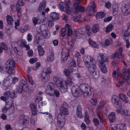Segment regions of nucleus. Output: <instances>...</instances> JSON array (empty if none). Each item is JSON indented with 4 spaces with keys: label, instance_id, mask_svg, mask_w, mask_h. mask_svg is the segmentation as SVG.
Instances as JSON below:
<instances>
[{
    "label": "nucleus",
    "instance_id": "nucleus-1",
    "mask_svg": "<svg viewBox=\"0 0 130 130\" xmlns=\"http://www.w3.org/2000/svg\"><path fill=\"white\" fill-rule=\"evenodd\" d=\"M68 104L66 102H64L63 105L60 108V112L58 114V119L60 120L57 121V125L60 127H62L65 121V115H67L69 114L68 109Z\"/></svg>",
    "mask_w": 130,
    "mask_h": 130
},
{
    "label": "nucleus",
    "instance_id": "nucleus-2",
    "mask_svg": "<svg viewBox=\"0 0 130 130\" xmlns=\"http://www.w3.org/2000/svg\"><path fill=\"white\" fill-rule=\"evenodd\" d=\"M68 44L70 47L68 48L67 49H64V51L60 54L61 58V61L62 63H64L70 55L69 48H72L73 47L74 43L72 41H69Z\"/></svg>",
    "mask_w": 130,
    "mask_h": 130
},
{
    "label": "nucleus",
    "instance_id": "nucleus-3",
    "mask_svg": "<svg viewBox=\"0 0 130 130\" xmlns=\"http://www.w3.org/2000/svg\"><path fill=\"white\" fill-rule=\"evenodd\" d=\"M79 89L81 92L83 93L84 97H89L92 94L90 87L86 84L81 85Z\"/></svg>",
    "mask_w": 130,
    "mask_h": 130
},
{
    "label": "nucleus",
    "instance_id": "nucleus-4",
    "mask_svg": "<svg viewBox=\"0 0 130 130\" xmlns=\"http://www.w3.org/2000/svg\"><path fill=\"white\" fill-rule=\"evenodd\" d=\"M15 66V63L13 60L7 61L5 65L6 71L9 74L13 73V71L14 70Z\"/></svg>",
    "mask_w": 130,
    "mask_h": 130
},
{
    "label": "nucleus",
    "instance_id": "nucleus-5",
    "mask_svg": "<svg viewBox=\"0 0 130 130\" xmlns=\"http://www.w3.org/2000/svg\"><path fill=\"white\" fill-rule=\"evenodd\" d=\"M122 48H119L115 53H113L111 56V58L113 60L112 62V64L113 66H115L118 64L119 62L115 60V57L118 58H121L123 57L122 52Z\"/></svg>",
    "mask_w": 130,
    "mask_h": 130
},
{
    "label": "nucleus",
    "instance_id": "nucleus-6",
    "mask_svg": "<svg viewBox=\"0 0 130 130\" xmlns=\"http://www.w3.org/2000/svg\"><path fill=\"white\" fill-rule=\"evenodd\" d=\"M57 84L59 85L60 89L61 92L64 93L67 91V86L63 79L60 78H57Z\"/></svg>",
    "mask_w": 130,
    "mask_h": 130
},
{
    "label": "nucleus",
    "instance_id": "nucleus-7",
    "mask_svg": "<svg viewBox=\"0 0 130 130\" xmlns=\"http://www.w3.org/2000/svg\"><path fill=\"white\" fill-rule=\"evenodd\" d=\"M40 29L43 36L44 38L47 39L50 37V34L48 31L47 27L45 24H42L40 25Z\"/></svg>",
    "mask_w": 130,
    "mask_h": 130
},
{
    "label": "nucleus",
    "instance_id": "nucleus-8",
    "mask_svg": "<svg viewBox=\"0 0 130 130\" xmlns=\"http://www.w3.org/2000/svg\"><path fill=\"white\" fill-rule=\"evenodd\" d=\"M87 64L86 66L88 67L89 71L93 77L95 79L98 78L99 77V75L96 73V67L95 66L90 67L88 64L87 63Z\"/></svg>",
    "mask_w": 130,
    "mask_h": 130
},
{
    "label": "nucleus",
    "instance_id": "nucleus-9",
    "mask_svg": "<svg viewBox=\"0 0 130 130\" xmlns=\"http://www.w3.org/2000/svg\"><path fill=\"white\" fill-rule=\"evenodd\" d=\"M122 9V13L124 15H127L130 13V7L128 4H123Z\"/></svg>",
    "mask_w": 130,
    "mask_h": 130
},
{
    "label": "nucleus",
    "instance_id": "nucleus-10",
    "mask_svg": "<svg viewBox=\"0 0 130 130\" xmlns=\"http://www.w3.org/2000/svg\"><path fill=\"white\" fill-rule=\"evenodd\" d=\"M28 116L22 114L19 117V121L23 125H26L28 122Z\"/></svg>",
    "mask_w": 130,
    "mask_h": 130
},
{
    "label": "nucleus",
    "instance_id": "nucleus-11",
    "mask_svg": "<svg viewBox=\"0 0 130 130\" xmlns=\"http://www.w3.org/2000/svg\"><path fill=\"white\" fill-rule=\"evenodd\" d=\"M4 95L8 97V98L10 97L12 99L15 98L17 96L15 91L12 90H10L5 92Z\"/></svg>",
    "mask_w": 130,
    "mask_h": 130
},
{
    "label": "nucleus",
    "instance_id": "nucleus-12",
    "mask_svg": "<svg viewBox=\"0 0 130 130\" xmlns=\"http://www.w3.org/2000/svg\"><path fill=\"white\" fill-rule=\"evenodd\" d=\"M116 112L118 113H120L123 116H127L130 115V109H128L126 110L122 108L118 109Z\"/></svg>",
    "mask_w": 130,
    "mask_h": 130
},
{
    "label": "nucleus",
    "instance_id": "nucleus-13",
    "mask_svg": "<svg viewBox=\"0 0 130 130\" xmlns=\"http://www.w3.org/2000/svg\"><path fill=\"white\" fill-rule=\"evenodd\" d=\"M20 87L22 90L26 92L29 89L28 85L26 84L25 81L24 80H21L20 82Z\"/></svg>",
    "mask_w": 130,
    "mask_h": 130
},
{
    "label": "nucleus",
    "instance_id": "nucleus-14",
    "mask_svg": "<svg viewBox=\"0 0 130 130\" xmlns=\"http://www.w3.org/2000/svg\"><path fill=\"white\" fill-rule=\"evenodd\" d=\"M20 44L19 47L21 48H22L25 47L26 48V50H28L30 49V47L29 45L28 44H26L27 42L24 39H22L20 41Z\"/></svg>",
    "mask_w": 130,
    "mask_h": 130
},
{
    "label": "nucleus",
    "instance_id": "nucleus-15",
    "mask_svg": "<svg viewBox=\"0 0 130 130\" xmlns=\"http://www.w3.org/2000/svg\"><path fill=\"white\" fill-rule=\"evenodd\" d=\"M20 43L18 41H14L11 43V46L13 48L14 52L18 54L19 52V50L17 48L19 46Z\"/></svg>",
    "mask_w": 130,
    "mask_h": 130
},
{
    "label": "nucleus",
    "instance_id": "nucleus-16",
    "mask_svg": "<svg viewBox=\"0 0 130 130\" xmlns=\"http://www.w3.org/2000/svg\"><path fill=\"white\" fill-rule=\"evenodd\" d=\"M78 87L74 86L72 88L71 92L73 95L74 97H79L80 96L79 93L78 92Z\"/></svg>",
    "mask_w": 130,
    "mask_h": 130
},
{
    "label": "nucleus",
    "instance_id": "nucleus-17",
    "mask_svg": "<svg viewBox=\"0 0 130 130\" xmlns=\"http://www.w3.org/2000/svg\"><path fill=\"white\" fill-rule=\"evenodd\" d=\"M76 113L77 116L80 118H83L84 116L82 112V107L80 105H78L76 107Z\"/></svg>",
    "mask_w": 130,
    "mask_h": 130
},
{
    "label": "nucleus",
    "instance_id": "nucleus-18",
    "mask_svg": "<svg viewBox=\"0 0 130 130\" xmlns=\"http://www.w3.org/2000/svg\"><path fill=\"white\" fill-rule=\"evenodd\" d=\"M112 102L115 105L116 107H120V105L119 103V99L117 96H114L112 98Z\"/></svg>",
    "mask_w": 130,
    "mask_h": 130
},
{
    "label": "nucleus",
    "instance_id": "nucleus-19",
    "mask_svg": "<svg viewBox=\"0 0 130 130\" xmlns=\"http://www.w3.org/2000/svg\"><path fill=\"white\" fill-rule=\"evenodd\" d=\"M65 1L66 3H64V5L65 6L66 12L68 14H70L71 13L70 8L69 7V5L70 4V0H65Z\"/></svg>",
    "mask_w": 130,
    "mask_h": 130
},
{
    "label": "nucleus",
    "instance_id": "nucleus-20",
    "mask_svg": "<svg viewBox=\"0 0 130 130\" xmlns=\"http://www.w3.org/2000/svg\"><path fill=\"white\" fill-rule=\"evenodd\" d=\"M99 55L101 58V61H102L100 63V64H106L108 61L107 58L105 57L103 53H100Z\"/></svg>",
    "mask_w": 130,
    "mask_h": 130
},
{
    "label": "nucleus",
    "instance_id": "nucleus-21",
    "mask_svg": "<svg viewBox=\"0 0 130 130\" xmlns=\"http://www.w3.org/2000/svg\"><path fill=\"white\" fill-rule=\"evenodd\" d=\"M91 5L89 6L88 7H87L86 9V12L87 13H89L91 10V8H92L93 13V11L94 10L95 8L96 7V5L95 4H94V1H93L90 2Z\"/></svg>",
    "mask_w": 130,
    "mask_h": 130
},
{
    "label": "nucleus",
    "instance_id": "nucleus-22",
    "mask_svg": "<svg viewBox=\"0 0 130 130\" xmlns=\"http://www.w3.org/2000/svg\"><path fill=\"white\" fill-rule=\"evenodd\" d=\"M77 5L74 6L76 11L77 12H84L85 10L84 7L80 4H77Z\"/></svg>",
    "mask_w": 130,
    "mask_h": 130
},
{
    "label": "nucleus",
    "instance_id": "nucleus-23",
    "mask_svg": "<svg viewBox=\"0 0 130 130\" xmlns=\"http://www.w3.org/2000/svg\"><path fill=\"white\" fill-rule=\"evenodd\" d=\"M85 63L86 66L87 63L88 64V65H89L90 67L93 66H95L96 64V62L95 61L93 58L90 59L89 61H84Z\"/></svg>",
    "mask_w": 130,
    "mask_h": 130
},
{
    "label": "nucleus",
    "instance_id": "nucleus-24",
    "mask_svg": "<svg viewBox=\"0 0 130 130\" xmlns=\"http://www.w3.org/2000/svg\"><path fill=\"white\" fill-rule=\"evenodd\" d=\"M41 79L43 82L45 83L47 82L50 79V77L42 73L41 75Z\"/></svg>",
    "mask_w": 130,
    "mask_h": 130
},
{
    "label": "nucleus",
    "instance_id": "nucleus-25",
    "mask_svg": "<svg viewBox=\"0 0 130 130\" xmlns=\"http://www.w3.org/2000/svg\"><path fill=\"white\" fill-rule=\"evenodd\" d=\"M46 7V4L45 2H41L39 5L38 8V11L41 12L44 10Z\"/></svg>",
    "mask_w": 130,
    "mask_h": 130
},
{
    "label": "nucleus",
    "instance_id": "nucleus-26",
    "mask_svg": "<svg viewBox=\"0 0 130 130\" xmlns=\"http://www.w3.org/2000/svg\"><path fill=\"white\" fill-rule=\"evenodd\" d=\"M119 97L120 99L126 103L128 102V98L126 96L125 94L123 93H121L119 94Z\"/></svg>",
    "mask_w": 130,
    "mask_h": 130
},
{
    "label": "nucleus",
    "instance_id": "nucleus-27",
    "mask_svg": "<svg viewBox=\"0 0 130 130\" xmlns=\"http://www.w3.org/2000/svg\"><path fill=\"white\" fill-rule=\"evenodd\" d=\"M6 106L10 109L11 108L13 109V110L14 109V103L13 101L11 100H9V101H7L6 103Z\"/></svg>",
    "mask_w": 130,
    "mask_h": 130
},
{
    "label": "nucleus",
    "instance_id": "nucleus-28",
    "mask_svg": "<svg viewBox=\"0 0 130 130\" xmlns=\"http://www.w3.org/2000/svg\"><path fill=\"white\" fill-rule=\"evenodd\" d=\"M54 59V52H52L50 55L47 57L46 60L49 62H51L53 61Z\"/></svg>",
    "mask_w": 130,
    "mask_h": 130
},
{
    "label": "nucleus",
    "instance_id": "nucleus-29",
    "mask_svg": "<svg viewBox=\"0 0 130 130\" xmlns=\"http://www.w3.org/2000/svg\"><path fill=\"white\" fill-rule=\"evenodd\" d=\"M54 88V85L53 83L52 82H49L48 83V85L47 86L46 89V91L47 92L48 89L52 91Z\"/></svg>",
    "mask_w": 130,
    "mask_h": 130
},
{
    "label": "nucleus",
    "instance_id": "nucleus-30",
    "mask_svg": "<svg viewBox=\"0 0 130 130\" xmlns=\"http://www.w3.org/2000/svg\"><path fill=\"white\" fill-rule=\"evenodd\" d=\"M99 30V25L97 24L94 25L92 29V31L93 33H95L97 32Z\"/></svg>",
    "mask_w": 130,
    "mask_h": 130
},
{
    "label": "nucleus",
    "instance_id": "nucleus-31",
    "mask_svg": "<svg viewBox=\"0 0 130 130\" xmlns=\"http://www.w3.org/2000/svg\"><path fill=\"white\" fill-rule=\"evenodd\" d=\"M38 49L39 55L40 56H43L44 54V51L42 47L41 46L39 45L38 46Z\"/></svg>",
    "mask_w": 130,
    "mask_h": 130
},
{
    "label": "nucleus",
    "instance_id": "nucleus-32",
    "mask_svg": "<svg viewBox=\"0 0 130 130\" xmlns=\"http://www.w3.org/2000/svg\"><path fill=\"white\" fill-rule=\"evenodd\" d=\"M108 118L111 122H113V120L116 119L115 113L113 112L111 113L108 116Z\"/></svg>",
    "mask_w": 130,
    "mask_h": 130
},
{
    "label": "nucleus",
    "instance_id": "nucleus-33",
    "mask_svg": "<svg viewBox=\"0 0 130 130\" xmlns=\"http://www.w3.org/2000/svg\"><path fill=\"white\" fill-rule=\"evenodd\" d=\"M97 98V95L96 94H94L93 95V98H92L91 100V103L92 105H96L97 103L96 99Z\"/></svg>",
    "mask_w": 130,
    "mask_h": 130
},
{
    "label": "nucleus",
    "instance_id": "nucleus-34",
    "mask_svg": "<svg viewBox=\"0 0 130 130\" xmlns=\"http://www.w3.org/2000/svg\"><path fill=\"white\" fill-rule=\"evenodd\" d=\"M85 121L87 124H90V121L89 119V116L88 113L86 111L85 112Z\"/></svg>",
    "mask_w": 130,
    "mask_h": 130
},
{
    "label": "nucleus",
    "instance_id": "nucleus-35",
    "mask_svg": "<svg viewBox=\"0 0 130 130\" xmlns=\"http://www.w3.org/2000/svg\"><path fill=\"white\" fill-rule=\"evenodd\" d=\"M47 19L48 20V26L50 27L53 26L54 25L55 20L52 19H51L49 18H47Z\"/></svg>",
    "mask_w": 130,
    "mask_h": 130
},
{
    "label": "nucleus",
    "instance_id": "nucleus-36",
    "mask_svg": "<svg viewBox=\"0 0 130 130\" xmlns=\"http://www.w3.org/2000/svg\"><path fill=\"white\" fill-rule=\"evenodd\" d=\"M124 35L126 37L130 36V22L128 24L127 30L124 32Z\"/></svg>",
    "mask_w": 130,
    "mask_h": 130
},
{
    "label": "nucleus",
    "instance_id": "nucleus-37",
    "mask_svg": "<svg viewBox=\"0 0 130 130\" xmlns=\"http://www.w3.org/2000/svg\"><path fill=\"white\" fill-rule=\"evenodd\" d=\"M57 16V13L53 12L51 13L50 14V15L48 16L47 18H49L51 19H53L55 20V19H56L57 18V17H56Z\"/></svg>",
    "mask_w": 130,
    "mask_h": 130
},
{
    "label": "nucleus",
    "instance_id": "nucleus-38",
    "mask_svg": "<svg viewBox=\"0 0 130 130\" xmlns=\"http://www.w3.org/2000/svg\"><path fill=\"white\" fill-rule=\"evenodd\" d=\"M13 18L11 16L7 15V22L8 24H11L13 22Z\"/></svg>",
    "mask_w": 130,
    "mask_h": 130
},
{
    "label": "nucleus",
    "instance_id": "nucleus-39",
    "mask_svg": "<svg viewBox=\"0 0 130 130\" xmlns=\"http://www.w3.org/2000/svg\"><path fill=\"white\" fill-rule=\"evenodd\" d=\"M16 9L18 12V16L20 17L22 14V11L21 10V6L16 5Z\"/></svg>",
    "mask_w": 130,
    "mask_h": 130
},
{
    "label": "nucleus",
    "instance_id": "nucleus-40",
    "mask_svg": "<svg viewBox=\"0 0 130 130\" xmlns=\"http://www.w3.org/2000/svg\"><path fill=\"white\" fill-rule=\"evenodd\" d=\"M105 15V14L104 13L99 12L97 13L96 17L97 19H100L103 18Z\"/></svg>",
    "mask_w": 130,
    "mask_h": 130
},
{
    "label": "nucleus",
    "instance_id": "nucleus-41",
    "mask_svg": "<svg viewBox=\"0 0 130 130\" xmlns=\"http://www.w3.org/2000/svg\"><path fill=\"white\" fill-rule=\"evenodd\" d=\"M28 30H29V29L27 25L24 26L23 28H18V30L20 32H21L22 33H24Z\"/></svg>",
    "mask_w": 130,
    "mask_h": 130
},
{
    "label": "nucleus",
    "instance_id": "nucleus-42",
    "mask_svg": "<svg viewBox=\"0 0 130 130\" xmlns=\"http://www.w3.org/2000/svg\"><path fill=\"white\" fill-rule=\"evenodd\" d=\"M63 72L64 75L66 76H69L71 75V72L68 69H64Z\"/></svg>",
    "mask_w": 130,
    "mask_h": 130
},
{
    "label": "nucleus",
    "instance_id": "nucleus-43",
    "mask_svg": "<svg viewBox=\"0 0 130 130\" xmlns=\"http://www.w3.org/2000/svg\"><path fill=\"white\" fill-rule=\"evenodd\" d=\"M64 3L63 2H61L59 4V7L60 10L63 11H65L66 12L65 9V6L64 5Z\"/></svg>",
    "mask_w": 130,
    "mask_h": 130
},
{
    "label": "nucleus",
    "instance_id": "nucleus-44",
    "mask_svg": "<svg viewBox=\"0 0 130 130\" xmlns=\"http://www.w3.org/2000/svg\"><path fill=\"white\" fill-rule=\"evenodd\" d=\"M66 27H67V29L68 30V32H67V35L69 37L71 36L72 33V30L71 29L69 28L70 26V25L68 24H66Z\"/></svg>",
    "mask_w": 130,
    "mask_h": 130
},
{
    "label": "nucleus",
    "instance_id": "nucleus-45",
    "mask_svg": "<svg viewBox=\"0 0 130 130\" xmlns=\"http://www.w3.org/2000/svg\"><path fill=\"white\" fill-rule=\"evenodd\" d=\"M38 18L39 20L42 22H43L46 20V17L45 16H43L42 15H38Z\"/></svg>",
    "mask_w": 130,
    "mask_h": 130
},
{
    "label": "nucleus",
    "instance_id": "nucleus-46",
    "mask_svg": "<svg viewBox=\"0 0 130 130\" xmlns=\"http://www.w3.org/2000/svg\"><path fill=\"white\" fill-rule=\"evenodd\" d=\"M1 47L4 50H7L8 49V46L4 42H2L0 43Z\"/></svg>",
    "mask_w": 130,
    "mask_h": 130
},
{
    "label": "nucleus",
    "instance_id": "nucleus-47",
    "mask_svg": "<svg viewBox=\"0 0 130 130\" xmlns=\"http://www.w3.org/2000/svg\"><path fill=\"white\" fill-rule=\"evenodd\" d=\"M101 66H100V68L102 71L104 73H106L107 72V69L105 67V64H101Z\"/></svg>",
    "mask_w": 130,
    "mask_h": 130
},
{
    "label": "nucleus",
    "instance_id": "nucleus-48",
    "mask_svg": "<svg viewBox=\"0 0 130 130\" xmlns=\"http://www.w3.org/2000/svg\"><path fill=\"white\" fill-rule=\"evenodd\" d=\"M40 39L39 36L37 35L35 37V40L34 42V45H36L38 44L39 43V41Z\"/></svg>",
    "mask_w": 130,
    "mask_h": 130
},
{
    "label": "nucleus",
    "instance_id": "nucleus-49",
    "mask_svg": "<svg viewBox=\"0 0 130 130\" xmlns=\"http://www.w3.org/2000/svg\"><path fill=\"white\" fill-rule=\"evenodd\" d=\"M45 72H43V73L45 74V75L49 77H50V75H48L50 74H51L52 72V71L50 69V68H47L45 69Z\"/></svg>",
    "mask_w": 130,
    "mask_h": 130
},
{
    "label": "nucleus",
    "instance_id": "nucleus-50",
    "mask_svg": "<svg viewBox=\"0 0 130 130\" xmlns=\"http://www.w3.org/2000/svg\"><path fill=\"white\" fill-rule=\"evenodd\" d=\"M113 28V26L112 24H109L106 28V32H109V31H111Z\"/></svg>",
    "mask_w": 130,
    "mask_h": 130
},
{
    "label": "nucleus",
    "instance_id": "nucleus-51",
    "mask_svg": "<svg viewBox=\"0 0 130 130\" xmlns=\"http://www.w3.org/2000/svg\"><path fill=\"white\" fill-rule=\"evenodd\" d=\"M125 78H123L122 80L121 81H119L118 82L117 84H116L117 86L118 87H119L120 86H122V84L125 83Z\"/></svg>",
    "mask_w": 130,
    "mask_h": 130
},
{
    "label": "nucleus",
    "instance_id": "nucleus-52",
    "mask_svg": "<svg viewBox=\"0 0 130 130\" xmlns=\"http://www.w3.org/2000/svg\"><path fill=\"white\" fill-rule=\"evenodd\" d=\"M27 76L29 83L31 85H33L34 83V81L32 79L31 76L29 74H27Z\"/></svg>",
    "mask_w": 130,
    "mask_h": 130
},
{
    "label": "nucleus",
    "instance_id": "nucleus-53",
    "mask_svg": "<svg viewBox=\"0 0 130 130\" xmlns=\"http://www.w3.org/2000/svg\"><path fill=\"white\" fill-rule=\"evenodd\" d=\"M80 17V15L77 17H74L73 18V20L75 22H77L79 23H81L83 22L79 19V18Z\"/></svg>",
    "mask_w": 130,
    "mask_h": 130
},
{
    "label": "nucleus",
    "instance_id": "nucleus-54",
    "mask_svg": "<svg viewBox=\"0 0 130 130\" xmlns=\"http://www.w3.org/2000/svg\"><path fill=\"white\" fill-rule=\"evenodd\" d=\"M32 22L34 26H35L38 22L39 19L35 17H34L32 19Z\"/></svg>",
    "mask_w": 130,
    "mask_h": 130
},
{
    "label": "nucleus",
    "instance_id": "nucleus-55",
    "mask_svg": "<svg viewBox=\"0 0 130 130\" xmlns=\"http://www.w3.org/2000/svg\"><path fill=\"white\" fill-rule=\"evenodd\" d=\"M40 66V63L39 62H37L35 64V66L34 67H33L32 69L34 70H36L38 69L39 68Z\"/></svg>",
    "mask_w": 130,
    "mask_h": 130
},
{
    "label": "nucleus",
    "instance_id": "nucleus-56",
    "mask_svg": "<svg viewBox=\"0 0 130 130\" xmlns=\"http://www.w3.org/2000/svg\"><path fill=\"white\" fill-rule=\"evenodd\" d=\"M93 123L95 126H98L99 125V121L96 118H94L93 119Z\"/></svg>",
    "mask_w": 130,
    "mask_h": 130
},
{
    "label": "nucleus",
    "instance_id": "nucleus-57",
    "mask_svg": "<svg viewBox=\"0 0 130 130\" xmlns=\"http://www.w3.org/2000/svg\"><path fill=\"white\" fill-rule=\"evenodd\" d=\"M47 94L50 95L52 96L55 95V96L57 97V89L55 90L53 92V93L49 92L48 93H47Z\"/></svg>",
    "mask_w": 130,
    "mask_h": 130
},
{
    "label": "nucleus",
    "instance_id": "nucleus-58",
    "mask_svg": "<svg viewBox=\"0 0 130 130\" xmlns=\"http://www.w3.org/2000/svg\"><path fill=\"white\" fill-rule=\"evenodd\" d=\"M9 81L7 79H6V78H4L3 82V84L4 86H6L7 87H8L10 85L9 84L6 85V84L9 83Z\"/></svg>",
    "mask_w": 130,
    "mask_h": 130
},
{
    "label": "nucleus",
    "instance_id": "nucleus-59",
    "mask_svg": "<svg viewBox=\"0 0 130 130\" xmlns=\"http://www.w3.org/2000/svg\"><path fill=\"white\" fill-rule=\"evenodd\" d=\"M109 41L108 39H106L105 41L104 44H102V46L103 47H105L106 46V45L107 46L109 45Z\"/></svg>",
    "mask_w": 130,
    "mask_h": 130
},
{
    "label": "nucleus",
    "instance_id": "nucleus-60",
    "mask_svg": "<svg viewBox=\"0 0 130 130\" xmlns=\"http://www.w3.org/2000/svg\"><path fill=\"white\" fill-rule=\"evenodd\" d=\"M16 5L21 6H23L24 5V3L22 0H19Z\"/></svg>",
    "mask_w": 130,
    "mask_h": 130
},
{
    "label": "nucleus",
    "instance_id": "nucleus-61",
    "mask_svg": "<svg viewBox=\"0 0 130 130\" xmlns=\"http://www.w3.org/2000/svg\"><path fill=\"white\" fill-rule=\"evenodd\" d=\"M15 29H17L18 30V28H17V26H19L20 25V20H17V22H15Z\"/></svg>",
    "mask_w": 130,
    "mask_h": 130
},
{
    "label": "nucleus",
    "instance_id": "nucleus-62",
    "mask_svg": "<svg viewBox=\"0 0 130 130\" xmlns=\"http://www.w3.org/2000/svg\"><path fill=\"white\" fill-rule=\"evenodd\" d=\"M33 52L32 50H30L27 52V54L29 57H32L33 55Z\"/></svg>",
    "mask_w": 130,
    "mask_h": 130
},
{
    "label": "nucleus",
    "instance_id": "nucleus-63",
    "mask_svg": "<svg viewBox=\"0 0 130 130\" xmlns=\"http://www.w3.org/2000/svg\"><path fill=\"white\" fill-rule=\"evenodd\" d=\"M112 16L108 17L107 18H105L104 20V22H109L111 21L112 19Z\"/></svg>",
    "mask_w": 130,
    "mask_h": 130
},
{
    "label": "nucleus",
    "instance_id": "nucleus-64",
    "mask_svg": "<svg viewBox=\"0 0 130 130\" xmlns=\"http://www.w3.org/2000/svg\"><path fill=\"white\" fill-rule=\"evenodd\" d=\"M126 80L127 81V84L129 85L130 84V75H127L126 77Z\"/></svg>",
    "mask_w": 130,
    "mask_h": 130
}]
</instances>
